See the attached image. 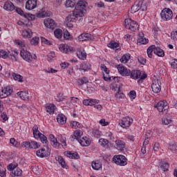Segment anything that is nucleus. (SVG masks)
<instances>
[{
    "label": "nucleus",
    "mask_w": 177,
    "mask_h": 177,
    "mask_svg": "<svg viewBox=\"0 0 177 177\" xmlns=\"http://www.w3.org/2000/svg\"><path fill=\"white\" fill-rule=\"evenodd\" d=\"M138 42L142 45H146V44L149 42V39L145 37V34H143V32H140L138 35Z\"/></svg>",
    "instance_id": "29"
},
{
    "label": "nucleus",
    "mask_w": 177,
    "mask_h": 177,
    "mask_svg": "<svg viewBox=\"0 0 177 177\" xmlns=\"http://www.w3.org/2000/svg\"><path fill=\"white\" fill-rule=\"evenodd\" d=\"M76 55L77 57L81 60H85V59H86V53H85V50L81 48H78L77 50Z\"/></svg>",
    "instance_id": "27"
},
{
    "label": "nucleus",
    "mask_w": 177,
    "mask_h": 177,
    "mask_svg": "<svg viewBox=\"0 0 177 177\" xmlns=\"http://www.w3.org/2000/svg\"><path fill=\"white\" fill-rule=\"evenodd\" d=\"M12 77H13L15 81H17L18 82H24L23 76H21V75H19L18 73H12Z\"/></svg>",
    "instance_id": "38"
},
{
    "label": "nucleus",
    "mask_w": 177,
    "mask_h": 177,
    "mask_svg": "<svg viewBox=\"0 0 177 177\" xmlns=\"http://www.w3.org/2000/svg\"><path fill=\"white\" fill-rule=\"evenodd\" d=\"M20 55L24 60H26V62H28V63H31V62H32V59H34L35 60L37 59V55H31V53L24 48H22L21 49Z\"/></svg>",
    "instance_id": "3"
},
{
    "label": "nucleus",
    "mask_w": 177,
    "mask_h": 177,
    "mask_svg": "<svg viewBox=\"0 0 177 177\" xmlns=\"http://www.w3.org/2000/svg\"><path fill=\"white\" fill-rule=\"evenodd\" d=\"M32 132L34 138H35V139H38V136L41 134V132H39V130H38V126L37 125H35L32 127Z\"/></svg>",
    "instance_id": "42"
},
{
    "label": "nucleus",
    "mask_w": 177,
    "mask_h": 177,
    "mask_svg": "<svg viewBox=\"0 0 177 177\" xmlns=\"http://www.w3.org/2000/svg\"><path fill=\"white\" fill-rule=\"evenodd\" d=\"M160 167L162 171H164V172H167L168 171V169L169 168V164L165 161H162L160 162Z\"/></svg>",
    "instance_id": "36"
},
{
    "label": "nucleus",
    "mask_w": 177,
    "mask_h": 177,
    "mask_svg": "<svg viewBox=\"0 0 177 177\" xmlns=\"http://www.w3.org/2000/svg\"><path fill=\"white\" fill-rule=\"evenodd\" d=\"M65 156L69 158H75L76 160L80 158V155H78V153L77 152L72 153L71 151H68L65 152Z\"/></svg>",
    "instance_id": "32"
},
{
    "label": "nucleus",
    "mask_w": 177,
    "mask_h": 177,
    "mask_svg": "<svg viewBox=\"0 0 177 177\" xmlns=\"http://www.w3.org/2000/svg\"><path fill=\"white\" fill-rule=\"evenodd\" d=\"M86 5H88L86 1L82 0L80 1L77 3L75 8L72 13L77 17H82L84 16L85 13H86Z\"/></svg>",
    "instance_id": "1"
},
{
    "label": "nucleus",
    "mask_w": 177,
    "mask_h": 177,
    "mask_svg": "<svg viewBox=\"0 0 177 177\" xmlns=\"http://www.w3.org/2000/svg\"><path fill=\"white\" fill-rule=\"evenodd\" d=\"M66 8H74L75 3L71 0H67L66 3Z\"/></svg>",
    "instance_id": "56"
},
{
    "label": "nucleus",
    "mask_w": 177,
    "mask_h": 177,
    "mask_svg": "<svg viewBox=\"0 0 177 177\" xmlns=\"http://www.w3.org/2000/svg\"><path fill=\"white\" fill-rule=\"evenodd\" d=\"M116 99H124V93H120V88H118V92H117L115 95Z\"/></svg>",
    "instance_id": "59"
},
{
    "label": "nucleus",
    "mask_w": 177,
    "mask_h": 177,
    "mask_svg": "<svg viewBox=\"0 0 177 177\" xmlns=\"http://www.w3.org/2000/svg\"><path fill=\"white\" fill-rule=\"evenodd\" d=\"M113 161L117 165H127V158L122 155H118L114 156Z\"/></svg>",
    "instance_id": "10"
},
{
    "label": "nucleus",
    "mask_w": 177,
    "mask_h": 177,
    "mask_svg": "<svg viewBox=\"0 0 177 177\" xmlns=\"http://www.w3.org/2000/svg\"><path fill=\"white\" fill-rule=\"evenodd\" d=\"M124 26L127 30H131V31H136L139 28V26L136 21L132 20L131 19H127L124 20Z\"/></svg>",
    "instance_id": "4"
},
{
    "label": "nucleus",
    "mask_w": 177,
    "mask_h": 177,
    "mask_svg": "<svg viewBox=\"0 0 177 177\" xmlns=\"http://www.w3.org/2000/svg\"><path fill=\"white\" fill-rule=\"evenodd\" d=\"M129 76L132 80H139V78H140V80H145V78H147V75L145 73L142 75V72L139 70L130 71Z\"/></svg>",
    "instance_id": "5"
},
{
    "label": "nucleus",
    "mask_w": 177,
    "mask_h": 177,
    "mask_svg": "<svg viewBox=\"0 0 177 177\" xmlns=\"http://www.w3.org/2000/svg\"><path fill=\"white\" fill-rule=\"evenodd\" d=\"M37 139H40L41 142L43 143H48V138L42 133L38 136Z\"/></svg>",
    "instance_id": "52"
},
{
    "label": "nucleus",
    "mask_w": 177,
    "mask_h": 177,
    "mask_svg": "<svg viewBox=\"0 0 177 177\" xmlns=\"http://www.w3.org/2000/svg\"><path fill=\"white\" fill-rule=\"evenodd\" d=\"M131 59V55L129 54H125L124 55L121 59H120V62L121 63H128V62L129 61V59Z\"/></svg>",
    "instance_id": "45"
},
{
    "label": "nucleus",
    "mask_w": 177,
    "mask_h": 177,
    "mask_svg": "<svg viewBox=\"0 0 177 177\" xmlns=\"http://www.w3.org/2000/svg\"><path fill=\"white\" fill-rule=\"evenodd\" d=\"M93 136H95V138H100V136H102V131H100L99 129H94L93 130Z\"/></svg>",
    "instance_id": "49"
},
{
    "label": "nucleus",
    "mask_w": 177,
    "mask_h": 177,
    "mask_svg": "<svg viewBox=\"0 0 177 177\" xmlns=\"http://www.w3.org/2000/svg\"><path fill=\"white\" fill-rule=\"evenodd\" d=\"M36 155L37 157H40V158H44L45 157H48V156H50V149L49 148H41L36 151Z\"/></svg>",
    "instance_id": "12"
},
{
    "label": "nucleus",
    "mask_w": 177,
    "mask_h": 177,
    "mask_svg": "<svg viewBox=\"0 0 177 177\" xmlns=\"http://www.w3.org/2000/svg\"><path fill=\"white\" fill-rule=\"evenodd\" d=\"M116 148L118 150H122L125 147V144L120 140H115Z\"/></svg>",
    "instance_id": "41"
},
{
    "label": "nucleus",
    "mask_w": 177,
    "mask_h": 177,
    "mask_svg": "<svg viewBox=\"0 0 177 177\" xmlns=\"http://www.w3.org/2000/svg\"><path fill=\"white\" fill-rule=\"evenodd\" d=\"M132 122H133V119L132 118H130L129 116L123 118L120 122L119 125L122 127V128H129V127H131L132 124Z\"/></svg>",
    "instance_id": "7"
},
{
    "label": "nucleus",
    "mask_w": 177,
    "mask_h": 177,
    "mask_svg": "<svg viewBox=\"0 0 177 177\" xmlns=\"http://www.w3.org/2000/svg\"><path fill=\"white\" fill-rule=\"evenodd\" d=\"M77 15H74L73 12L71 13L66 19V24L67 27L69 28H73L74 27V23H75V20L77 19Z\"/></svg>",
    "instance_id": "8"
},
{
    "label": "nucleus",
    "mask_w": 177,
    "mask_h": 177,
    "mask_svg": "<svg viewBox=\"0 0 177 177\" xmlns=\"http://www.w3.org/2000/svg\"><path fill=\"white\" fill-rule=\"evenodd\" d=\"M160 16L162 20L168 21L172 19L174 14L172 13V10H171V9L164 8L160 13Z\"/></svg>",
    "instance_id": "6"
},
{
    "label": "nucleus",
    "mask_w": 177,
    "mask_h": 177,
    "mask_svg": "<svg viewBox=\"0 0 177 177\" xmlns=\"http://www.w3.org/2000/svg\"><path fill=\"white\" fill-rule=\"evenodd\" d=\"M77 82L79 85H84V84H88V82H89V80H88V78L86 77H82V78H79L77 80Z\"/></svg>",
    "instance_id": "47"
},
{
    "label": "nucleus",
    "mask_w": 177,
    "mask_h": 177,
    "mask_svg": "<svg viewBox=\"0 0 177 177\" xmlns=\"http://www.w3.org/2000/svg\"><path fill=\"white\" fill-rule=\"evenodd\" d=\"M56 100H57V102H64V100H66V98L63 97L62 93H59L57 95Z\"/></svg>",
    "instance_id": "58"
},
{
    "label": "nucleus",
    "mask_w": 177,
    "mask_h": 177,
    "mask_svg": "<svg viewBox=\"0 0 177 177\" xmlns=\"http://www.w3.org/2000/svg\"><path fill=\"white\" fill-rule=\"evenodd\" d=\"M3 9L5 10H8V12H13V10L15 9V5L12 1H6L4 3Z\"/></svg>",
    "instance_id": "28"
},
{
    "label": "nucleus",
    "mask_w": 177,
    "mask_h": 177,
    "mask_svg": "<svg viewBox=\"0 0 177 177\" xmlns=\"http://www.w3.org/2000/svg\"><path fill=\"white\" fill-rule=\"evenodd\" d=\"M44 25L47 28H51L52 30L56 27V23L55 22V20L50 18L44 20Z\"/></svg>",
    "instance_id": "20"
},
{
    "label": "nucleus",
    "mask_w": 177,
    "mask_h": 177,
    "mask_svg": "<svg viewBox=\"0 0 177 177\" xmlns=\"http://www.w3.org/2000/svg\"><path fill=\"white\" fill-rule=\"evenodd\" d=\"M79 143H80L81 146L83 147H88V146L91 145V138L85 136L78 140Z\"/></svg>",
    "instance_id": "17"
},
{
    "label": "nucleus",
    "mask_w": 177,
    "mask_h": 177,
    "mask_svg": "<svg viewBox=\"0 0 177 177\" xmlns=\"http://www.w3.org/2000/svg\"><path fill=\"white\" fill-rule=\"evenodd\" d=\"M10 175L12 177L21 176V175H23V171L19 168H17L15 170H12V171L10 172Z\"/></svg>",
    "instance_id": "35"
},
{
    "label": "nucleus",
    "mask_w": 177,
    "mask_h": 177,
    "mask_svg": "<svg viewBox=\"0 0 177 177\" xmlns=\"http://www.w3.org/2000/svg\"><path fill=\"white\" fill-rule=\"evenodd\" d=\"M171 38L174 41H177V30L171 32Z\"/></svg>",
    "instance_id": "64"
},
{
    "label": "nucleus",
    "mask_w": 177,
    "mask_h": 177,
    "mask_svg": "<svg viewBox=\"0 0 177 177\" xmlns=\"http://www.w3.org/2000/svg\"><path fill=\"white\" fill-rule=\"evenodd\" d=\"M31 45L37 46L38 44H39V37H35L30 40Z\"/></svg>",
    "instance_id": "53"
},
{
    "label": "nucleus",
    "mask_w": 177,
    "mask_h": 177,
    "mask_svg": "<svg viewBox=\"0 0 177 177\" xmlns=\"http://www.w3.org/2000/svg\"><path fill=\"white\" fill-rule=\"evenodd\" d=\"M0 57H2V59H7V57H9V53H8L3 50H0Z\"/></svg>",
    "instance_id": "51"
},
{
    "label": "nucleus",
    "mask_w": 177,
    "mask_h": 177,
    "mask_svg": "<svg viewBox=\"0 0 177 177\" xmlns=\"http://www.w3.org/2000/svg\"><path fill=\"white\" fill-rule=\"evenodd\" d=\"M23 146L24 147H27L28 149H38L39 147V145L38 142L35 141H31V142H24Z\"/></svg>",
    "instance_id": "16"
},
{
    "label": "nucleus",
    "mask_w": 177,
    "mask_h": 177,
    "mask_svg": "<svg viewBox=\"0 0 177 177\" xmlns=\"http://www.w3.org/2000/svg\"><path fill=\"white\" fill-rule=\"evenodd\" d=\"M55 37H57L58 39L63 37V30L60 28L55 29L54 31Z\"/></svg>",
    "instance_id": "40"
},
{
    "label": "nucleus",
    "mask_w": 177,
    "mask_h": 177,
    "mask_svg": "<svg viewBox=\"0 0 177 177\" xmlns=\"http://www.w3.org/2000/svg\"><path fill=\"white\" fill-rule=\"evenodd\" d=\"M21 35L24 38H31L32 37V30L28 28L22 30Z\"/></svg>",
    "instance_id": "31"
},
{
    "label": "nucleus",
    "mask_w": 177,
    "mask_h": 177,
    "mask_svg": "<svg viewBox=\"0 0 177 177\" xmlns=\"http://www.w3.org/2000/svg\"><path fill=\"white\" fill-rule=\"evenodd\" d=\"M91 167L94 171H100V169H102V162L100 160H93L91 162Z\"/></svg>",
    "instance_id": "24"
},
{
    "label": "nucleus",
    "mask_w": 177,
    "mask_h": 177,
    "mask_svg": "<svg viewBox=\"0 0 177 177\" xmlns=\"http://www.w3.org/2000/svg\"><path fill=\"white\" fill-rule=\"evenodd\" d=\"M154 54L156 55V56H158L159 57H164V56H165L164 50L161 49L160 47H155Z\"/></svg>",
    "instance_id": "33"
},
{
    "label": "nucleus",
    "mask_w": 177,
    "mask_h": 177,
    "mask_svg": "<svg viewBox=\"0 0 177 177\" xmlns=\"http://www.w3.org/2000/svg\"><path fill=\"white\" fill-rule=\"evenodd\" d=\"M37 0H28L26 3V9L28 10H32L37 8Z\"/></svg>",
    "instance_id": "15"
},
{
    "label": "nucleus",
    "mask_w": 177,
    "mask_h": 177,
    "mask_svg": "<svg viewBox=\"0 0 177 177\" xmlns=\"http://www.w3.org/2000/svg\"><path fill=\"white\" fill-rule=\"evenodd\" d=\"M169 150L172 151L173 153H176L177 145L176 144H172L169 146Z\"/></svg>",
    "instance_id": "61"
},
{
    "label": "nucleus",
    "mask_w": 177,
    "mask_h": 177,
    "mask_svg": "<svg viewBox=\"0 0 177 177\" xmlns=\"http://www.w3.org/2000/svg\"><path fill=\"white\" fill-rule=\"evenodd\" d=\"M171 122H172V120H171V119H168L167 118H162V124L163 125H169V124H171Z\"/></svg>",
    "instance_id": "55"
},
{
    "label": "nucleus",
    "mask_w": 177,
    "mask_h": 177,
    "mask_svg": "<svg viewBox=\"0 0 177 177\" xmlns=\"http://www.w3.org/2000/svg\"><path fill=\"white\" fill-rule=\"evenodd\" d=\"M74 136L75 138H77V140H78L79 139H80V138L82 136V131L81 130H76L74 132Z\"/></svg>",
    "instance_id": "57"
},
{
    "label": "nucleus",
    "mask_w": 177,
    "mask_h": 177,
    "mask_svg": "<svg viewBox=\"0 0 177 177\" xmlns=\"http://www.w3.org/2000/svg\"><path fill=\"white\" fill-rule=\"evenodd\" d=\"M105 136L106 138H108V139H109V140H111V142H114V140H115V138H114V136H113V133L108 131L105 133Z\"/></svg>",
    "instance_id": "50"
},
{
    "label": "nucleus",
    "mask_w": 177,
    "mask_h": 177,
    "mask_svg": "<svg viewBox=\"0 0 177 177\" xmlns=\"http://www.w3.org/2000/svg\"><path fill=\"white\" fill-rule=\"evenodd\" d=\"M156 107L158 109V111L160 113H167V110L169 109V106H168V102H167V101L159 102Z\"/></svg>",
    "instance_id": "9"
},
{
    "label": "nucleus",
    "mask_w": 177,
    "mask_h": 177,
    "mask_svg": "<svg viewBox=\"0 0 177 177\" xmlns=\"http://www.w3.org/2000/svg\"><path fill=\"white\" fill-rule=\"evenodd\" d=\"M107 46L109 48H111V49H115L120 46V44L115 41H111Z\"/></svg>",
    "instance_id": "48"
},
{
    "label": "nucleus",
    "mask_w": 177,
    "mask_h": 177,
    "mask_svg": "<svg viewBox=\"0 0 177 177\" xmlns=\"http://www.w3.org/2000/svg\"><path fill=\"white\" fill-rule=\"evenodd\" d=\"M17 96H19L22 100H30V95H28V91H22L17 93Z\"/></svg>",
    "instance_id": "25"
},
{
    "label": "nucleus",
    "mask_w": 177,
    "mask_h": 177,
    "mask_svg": "<svg viewBox=\"0 0 177 177\" xmlns=\"http://www.w3.org/2000/svg\"><path fill=\"white\" fill-rule=\"evenodd\" d=\"M156 49V46L152 45L149 46L147 50L148 57L151 59L153 57V52L154 53V50Z\"/></svg>",
    "instance_id": "43"
},
{
    "label": "nucleus",
    "mask_w": 177,
    "mask_h": 177,
    "mask_svg": "<svg viewBox=\"0 0 177 177\" xmlns=\"http://www.w3.org/2000/svg\"><path fill=\"white\" fill-rule=\"evenodd\" d=\"M99 103V100H93V99H86L83 100V104L84 106H95V104H97Z\"/></svg>",
    "instance_id": "21"
},
{
    "label": "nucleus",
    "mask_w": 177,
    "mask_h": 177,
    "mask_svg": "<svg viewBox=\"0 0 177 177\" xmlns=\"http://www.w3.org/2000/svg\"><path fill=\"white\" fill-rule=\"evenodd\" d=\"M9 53H10L8 54L9 59H11L12 62H17V55H18L17 51H11Z\"/></svg>",
    "instance_id": "37"
},
{
    "label": "nucleus",
    "mask_w": 177,
    "mask_h": 177,
    "mask_svg": "<svg viewBox=\"0 0 177 177\" xmlns=\"http://www.w3.org/2000/svg\"><path fill=\"white\" fill-rule=\"evenodd\" d=\"M57 161H58L59 164L62 167V168H65V169H67L68 168V166H67V164H66V160L63 158L62 156H58L56 158Z\"/></svg>",
    "instance_id": "34"
},
{
    "label": "nucleus",
    "mask_w": 177,
    "mask_h": 177,
    "mask_svg": "<svg viewBox=\"0 0 177 177\" xmlns=\"http://www.w3.org/2000/svg\"><path fill=\"white\" fill-rule=\"evenodd\" d=\"M151 89L153 93H158V92H161V81L159 80H153Z\"/></svg>",
    "instance_id": "11"
},
{
    "label": "nucleus",
    "mask_w": 177,
    "mask_h": 177,
    "mask_svg": "<svg viewBox=\"0 0 177 177\" xmlns=\"http://www.w3.org/2000/svg\"><path fill=\"white\" fill-rule=\"evenodd\" d=\"M99 143L102 147H109V140L104 138H100L99 140Z\"/></svg>",
    "instance_id": "46"
},
{
    "label": "nucleus",
    "mask_w": 177,
    "mask_h": 177,
    "mask_svg": "<svg viewBox=\"0 0 177 177\" xmlns=\"http://www.w3.org/2000/svg\"><path fill=\"white\" fill-rule=\"evenodd\" d=\"M92 38V35L89 33H82L78 37V40L80 42H82L84 41H88V39H91Z\"/></svg>",
    "instance_id": "26"
},
{
    "label": "nucleus",
    "mask_w": 177,
    "mask_h": 177,
    "mask_svg": "<svg viewBox=\"0 0 177 177\" xmlns=\"http://www.w3.org/2000/svg\"><path fill=\"white\" fill-rule=\"evenodd\" d=\"M117 68L120 74L123 77H129L131 75V70L127 69L125 66L119 64Z\"/></svg>",
    "instance_id": "13"
},
{
    "label": "nucleus",
    "mask_w": 177,
    "mask_h": 177,
    "mask_svg": "<svg viewBox=\"0 0 177 177\" xmlns=\"http://www.w3.org/2000/svg\"><path fill=\"white\" fill-rule=\"evenodd\" d=\"M55 107V104H49L46 108L47 113H49V114H54Z\"/></svg>",
    "instance_id": "44"
},
{
    "label": "nucleus",
    "mask_w": 177,
    "mask_h": 177,
    "mask_svg": "<svg viewBox=\"0 0 177 177\" xmlns=\"http://www.w3.org/2000/svg\"><path fill=\"white\" fill-rule=\"evenodd\" d=\"M139 10L142 12H146V10H147V6L146 3L143 2V0H137L131 8V13H136V12H139Z\"/></svg>",
    "instance_id": "2"
},
{
    "label": "nucleus",
    "mask_w": 177,
    "mask_h": 177,
    "mask_svg": "<svg viewBox=\"0 0 177 177\" xmlns=\"http://www.w3.org/2000/svg\"><path fill=\"white\" fill-rule=\"evenodd\" d=\"M17 167V165L10 164L7 168L8 171H11V172H13V171H15Z\"/></svg>",
    "instance_id": "60"
},
{
    "label": "nucleus",
    "mask_w": 177,
    "mask_h": 177,
    "mask_svg": "<svg viewBox=\"0 0 177 177\" xmlns=\"http://www.w3.org/2000/svg\"><path fill=\"white\" fill-rule=\"evenodd\" d=\"M49 138L52 146H53V147H55V149H59V147H60V143L57 142V138H55V136L53 134H50L49 136Z\"/></svg>",
    "instance_id": "22"
},
{
    "label": "nucleus",
    "mask_w": 177,
    "mask_h": 177,
    "mask_svg": "<svg viewBox=\"0 0 177 177\" xmlns=\"http://www.w3.org/2000/svg\"><path fill=\"white\" fill-rule=\"evenodd\" d=\"M57 121L58 124H60V125H64L66 122H67V118L63 114H59L57 116Z\"/></svg>",
    "instance_id": "30"
},
{
    "label": "nucleus",
    "mask_w": 177,
    "mask_h": 177,
    "mask_svg": "<svg viewBox=\"0 0 177 177\" xmlns=\"http://www.w3.org/2000/svg\"><path fill=\"white\" fill-rule=\"evenodd\" d=\"M110 73H103V79L104 81H111V77H110Z\"/></svg>",
    "instance_id": "63"
},
{
    "label": "nucleus",
    "mask_w": 177,
    "mask_h": 177,
    "mask_svg": "<svg viewBox=\"0 0 177 177\" xmlns=\"http://www.w3.org/2000/svg\"><path fill=\"white\" fill-rule=\"evenodd\" d=\"M91 64L88 62H84L80 65V70L82 73H86V71H89L91 70Z\"/></svg>",
    "instance_id": "23"
},
{
    "label": "nucleus",
    "mask_w": 177,
    "mask_h": 177,
    "mask_svg": "<svg viewBox=\"0 0 177 177\" xmlns=\"http://www.w3.org/2000/svg\"><path fill=\"white\" fill-rule=\"evenodd\" d=\"M16 12L17 13H18V15H20L21 16H24V17H26V19H28V20H32L33 19H35L34 15L31 14L24 13L23 10H21V8H17Z\"/></svg>",
    "instance_id": "19"
},
{
    "label": "nucleus",
    "mask_w": 177,
    "mask_h": 177,
    "mask_svg": "<svg viewBox=\"0 0 177 177\" xmlns=\"http://www.w3.org/2000/svg\"><path fill=\"white\" fill-rule=\"evenodd\" d=\"M70 125L71 128H73V129H77V128L79 129L82 128V124H81L80 122L77 121H71L70 122Z\"/></svg>",
    "instance_id": "39"
},
{
    "label": "nucleus",
    "mask_w": 177,
    "mask_h": 177,
    "mask_svg": "<svg viewBox=\"0 0 177 177\" xmlns=\"http://www.w3.org/2000/svg\"><path fill=\"white\" fill-rule=\"evenodd\" d=\"M41 41L42 44H45V45H52V42L46 39L45 37H41Z\"/></svg>",
    "instance_id": "62"
},
{
    "label": "nucleus",
    "mask_w": 177,
    "mask_h": 177,
    "mask_svg": "<svg viewBox=\"0 0 177 177\" xmlns=\"http://www.w3.org/2000/svg\"><path fill=\"white\" fill-rule=\"evenodd\" d=\"M59 49L62 53H71L72 52H74V48L73 47L65 44L59 45Z\"/></svg>",
    "instance_id": "14"
},
{
    "label": "nucleus",
    "mask_w": 177,
    "mask_h": 177,
    "mask_svg": "<svg viewBox=\"0 0 177 177\" xmlns=\"http://www.w3.org/2000/svg\"><path fill=\"white\" fill-rule=\"evenodd\" d=\"M101 70L102 71V74H110V70H109V68H107V67L106 66V65L104 64H101Z\"/></svg>",
    "instance_id": "54"
},
{
    "label": "nucleus",
    "mask_w": 177,
    "mask_h": 177,
    "mask_svg": "<svg viewBox=\"0 0 177 177\" xmlns=\"http://www.w3.org/2000/svg\"><path fill=\"white\" fill-rule=\"evenodd\" d=\"M12 89L9 87H5L0 91V98L5 99V97H8L9 95L12 93Z\"/></svg>",
    "instance_id": "18"
}]
</instances>
